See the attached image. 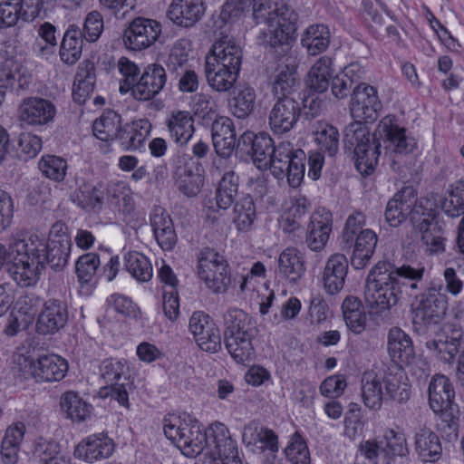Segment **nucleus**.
Returning a JSON list of instances; mask_svg holds the SVG:
<instances>
[{
    "label": "nucleus",
    "instance_id": "f257e3e1",
    "mask_svg": "<svg viewBox=\"0 0 464 464\" xmlns=\"http://www.w3.org/2000/svg\"><path fill=\"white\" fill-rule=\"evenodd\" d=\"M163 430L188 458L203 453L208 464H242L236 443L221 422H214L204 430L201 424L188 415H171L164 419Z\"/></svg>",
    "mask_w": 464,
    "mask_h": 464
},
{
    "label": "nucleus",
    "instance_id": "f03ea898",
    "mask_svg": "<svg viewBox=\"0 0 464 464\" xmlns=\"http://www.w3.org/2000/svg\"><path fill=\"white\" fill-rule=\"evenodd\" d=\"M424 267L403 265L394 267L389 262H378L368 275L364 299L371 313L382 314L404 295L418 297L423 288Z\"/></svg>",
    "mask_w": 464,
    "mask_h": 464
},
{
    "label": "nucleus",
    "instance_id": "7ed1b4c3",
    "mask_svg": "<svg viewBox=\"0 0 464 464\" xmlns=\"http://www.w3.org/2000/svg\"><path fill=\"white\" fill-rule=\"evenodd\" d=\"M252 16L261 30L264 43L274 55H289L296 39L298 14L288 5L275 0H252Z\"/></svg>",
    "mask_w": 464,
    "mask_h": 464
},
{
    "label": "nucleus",
    "instance_id": "20e7f679",
    "mask_svg": "<svg viewBox=\"0 0 464 464\" xmlns=\"http://www.w3.org/2000/svg\"><path fill=\"white\" fill-rule=\"evenodd\" d=\"M225 345L231 357L241 364L254 357L252 341L257 335L256 323L249 314L238 308H229L223 316Z\"/></svg>",
    "mask_w": 464,
    "mask_h": 464
},
{
    "label": "nucleus",
    "instance_id": "39448f33",
    "mask_svg": "<svg viewBox=\"0 0 464 464\" xmlns=\"http://www.w3.org/2000/svg\"><path fill=\"white\" fill-rule=\"evenodd\" d=\"M401 368L396 366L380 374L373 372L363 374L362 392L367 407L379 408L382 400L392 399L399 402L409 400L410 385L405 382Z\"/></svg>",
    "mask_w": 464,
    "mask_h": 464
},
{
    "label": "nucleus",
    "instance_id": "423d86ee",
    "mask_svg": "<svg viewBox=\"0 0 464 464\" xmlns=\"http://www.w3.org/2000/svg\"><path fill=\"white\" fill-rule=\"evenodd\" d=\"M10 276L20 287L34 286L40 280L44 266L34 251L29 248L27 237L14 238L9 245Z\"/></svg>",
    "mask_w": 464,
    "mask_h": 464
},
{
    "label": "nucleus",
    "instance_id": "0eeeda50",
    "mask_svg": "<svg viewBox=\"0 0 464 464\" xmlns=\"http://www.w3.org/2000/svg\"><path fill=\"white\" fill-rule=\"evenodd\" d=\"M15 362L24 378L32 377L38 382H60L68 372L67 361L54 353L43 354L35 360L18 354Z\"/></svg>",
    "mask_w": 464,
    "mask_h": 464
},
{
    "label": "nucleus",
    "instance_id": "6e6552de",
    "mask_svg": "<svg viewBox=\"0 0 464 464\" xmlns=\"http://www.w3.org/2000/svg\"><path fill=\"white\" fill-rule=\"evenodd\" d=\"M360 450L373 464H395L398 457H405L409 453L404 433L392 429H387L379 441H364Z\"/></svg>",
    "mask_w": 464,
    "mask_h": 464
},
{
    "label": "nucleus",
    "instance_id": "1a4fd4ad",
    "mask_svg": "<svg viewBox=\"0 0 464 464\" xmlns=\"http://www.w3.org/2000/svg\"><path fill=\"white\" fill-rule=\"evenodd\" d=\"M100 377L110 387L111 397L120 405L128 408L129 394L133 391L130 380V369L127 360L123 358L103 359L99 366Z\"/></svg>",
    "mask_w": 464,
    "mask_h": 464
},
{
    "label": "nucleus",
    "instance_id": "9d476101",
    "mask_svg": "<svg viewBox=\"0 0 464 464\" xmlns=\"http://www.w3.org/2000/svg\"><path fill=\"white\" fill-rule=\"evenodd\" d=\"M197 274L206 287L215 294L227 292L231 282L226 258L211 248H205L199 253Z\"/></svg>",
    "mask_w": 464,
    "mask_h": 464
},
{
    "label": "nucleus",
    "instance_id": "9b49d317",
    "mask_svg": "<svg viewBox=\"0 0 464 464\" xmlns=\"http://www.w3.org/2000/svg\"><path fill=\"white\" fill-rule=\"evenodd\" d=\"M29 240V248L39 256L44 268L48 264L55 271H62L68 264L71 254L72 242L68 235H62L60 238H52L45 241L36 234L26 236Z\"/></svg>",
    "mask_w": 464,
    "mask_h": 464
},
{
    "label": "nucleus",
    "instance_id": "f8f14e48",
    "mask_svg": "<svg viewBox=\"0 0 464 464\" xmlns=\"http://www.w3.org/2000/svg\"><path fill=\"white\" fill-rule=\"evenodd\" d=\"M304 158L301 149L292 152L288 147H276L269 169L276 179L286 177L289 186L297 188L304 178Z\"/></svg>",
    "mask_w": 464,
    "mask_h": 464
},
{
    "label": "nucleus",
    "instance_id": "ddd939ff",
    "mask_svg": "<svg viewBox=\"0 0 464 464\" xmlns=\"http://www.w3.org/2000/svg\"><path fill=\"white\" fill-rule=\"evenodd\" d=\"M160 33L161 24L156 20L137 17L124 30L123 43L128 49L140 51L152 45Z\"/></svg>",
    "mask_w": 464,
    "mask_h": 464
},
{
    "label": "nucleus",
    "instance_id": "4468645a",
    "mask_svg": "<svg viewBox=\"0 0 464 464\" xmlns=\"http://www.w3.org/2000/svg\"><path fill=\"white\" fill-rule=\"evenodd\" d=\"M439 290L430 288L420 295L414 310L413 324L430 325L438 324L446 314L448 297Z\"/></svg>",
    "mask_w": 464,
    "mask_h": 464
},
{
    "label": "nucleus",
    "instance_id": "2eb2a0df",
    "mask_svg": "<svg viewBox=\"0 0 464 464\" xmlns=\"http://www.w3.org/2000/svg\"><path fill=\"white\" fill-rule=\"evenodd\" d=\"M188 330L201 350L218 353L221 349L219 329L206 313L194 312L189 318Z\"/></svg>",
    "mask_w": 464,
    "mask_h": 464
},
{
    "label": "nucleus",
    "instance_id": "dca6fc26",
    "mask_svg": "<svg viewBox=\"0 0 464 464\" xmlns=\"http://www.w3.org/2000/svg\"><path fill=\"white\" fill-rule=\"evenodd\" d=\"M382 103L374 87L367 83H358L353 92L351 101V115L353 119L374 121Z\"/></svg>",
    "mask_w": 464,
    "mask_h": 464
},
{
    "label": "nucleus",
    "instance_id": "f3484780",
    "mask_svg": "<svg viewBox=\"0 0 464 464\" xmlns=\"http://www.w3.org/2000/svg\"><path fill=\"white\" fill-rule=\"evenodd\" d=\"M387 350L392 361L397 366H408L411 371L413 364H424L415 358L412 340L408 334L399 327H392L387 335Z\"/></svg>",
    "mask_w": 464,
    "mask_h": 464
},
{
    "label": "nucleus",
    "instance_id": "a211bd4d",
    "mask_svg": "<svg viewBox=\"0 0 464 464\" xmlns=\"http://www.w3.org/2000/svg\"><path fill=\"white\" fill-rule=\"evenodd\" d=\"M69 318L65 302L48 299L43 304L36 320V331L41 334H53L63 328Z\"/></svg>",
    "mask_w": 464,
    "mask_h": 464
},
{
    "label": "nucleus",
    "instance_id": "6ab92c4d",
    "mask_svg": "<svg viewBox=\"0 0 464 464\" xmlns=\"http://www.w3.org/2000/svg\"><path fill=\"white\" fill-rule=\"evenodd\" d=\"M115 450L112 439L101 432L83 439L75 447L74 456L88 463H93L110 458Z\"/></svg>",
    "mask_w": 464,
    "mask_h": 464
},
{
    "label": "nucleus",
    "instance_id": "aec40b11",
    "mask_svg": "<svg viewBox=\"0 0 464 464\" xmlns=\"http://www.w3.org/2000/svg\"><path fill=\"white\" fill-rule=\"evenodd\" d=\"M167 82L166 71L160 64L151 63L145 67L133 87V97L138 101H150L158 95Z\"/></svg>",
    "mask_w": 464,
    "mask_h": 464
},
{
    "label": "nucleus",
    "instance_id": "412c9836",
    "mask_svg": "<svg viewBox=\"0 0 464 464\" xmlns=\"http://www.w3.org/2000/svg\"><path fill=\"white\" fill-rule=\"evenodd\" d=\"M463 331L459 327L448 325L433 340L426 343L427 348L440 360L452 362L461 345Z\"/></svg>",
    "mask_w": 464,
    "mask_h": 464
},
{
    "label": "nucleus",
    "instance_id": "4be33fe9",
    "mask_svg": "<svg viewBox=\"0 0 464 464\" xmlns=\"http://www.w3.org/2000/svg\"><path fill=\"white\" fill-rule=\"evenodd\" d=\"M301 115L299 103L292 97H281L273 106L269 124L275 133L289 131Z\"/></svg>",
    "mask_w": 464,
    "mask_h": 464
},
{
    "label": "nucleus",
    "instance_id": "5701e85b",
    "mask_svg": "<svg viewBox=\"0 0 464 464\" xmlns=\"http://www.w3.org/2000/svg\"><path fill=\"white\" fill-rule=\"evenodd\" d=\"M18 113L23 122L29 125H45L53 121L56 108L46 99L31 97L23 100Z\"/></svg>",
    "mask_w": 464,
    "mask_h": 464
},
{
    "label": "nucleus",
    "instance_id": "b1692460",
    "mask_svg": "<svg viewBox=\"0 0 464 464\" xmlns=\"http://www.w3.org/2000/svg\"><path fill=\"white\" fill-rule=\"evenodd\" d=\"M279 59H284L285 64L278 65L276 70V75L272 84V92L277 99L281 97H291V94L298 86V80L295 70V55L291 48L289 55H275Z\"/></svg>",
    "mask_w": 464,
    "mask_h": 464
},
{
    "label": "nucleus",
    "instance_id": "393cba45",
    "mask_svg": "<svg viewBox=\"0 0 464 464\" xmlns=\"http://www.w3.org/2000/svg\"><path fill=\"white\" fill-rule=\"evenodd\" d=\"M174 177L179 191L188 197L197 195L203 184L202 169L190 158L179 160Z\"/></svg>",
    "mask_w": 464,
    "mask_h": 464
},
{
    "label": "nucleus",
    "instance_id": "a878e982",
    "mask_svg": "<svg viewBox=\"0 0 464 464\" xmlns=\"http://www.w3.org/2000/svg\"><path fill=\"white\" fill-rule=\"evenodd\" d=\"M242 49L236 40L228 35H221L211 48V63L228 69L240 71Z\"/></svg>",
    "mask_w": 464,
    "mask_h": 464
},
{
    "label": "nucleus",
    "instance_id": "bb28decb",
    "mask_svg": "<svg viewBox=\"0 0 464 464\" xmlns=\"http://www.w3.org/2000/svg\"><path fill=\"white\" fill-rule=\"evenodd\" d=\"M348 266V260L343 254L336 253L328 257L322 275V281L326 293L335 295L343 288Z\"/></svg>",
    "mask_w": 464,
    "mask_h": 464
},
{
    "label": "nucleus",
    "instance_id": "cd10ccee",
    "mask_svg": "<svg viewBox=\"0 0 464 464\" xmlns=\"http://www.w3.org/2000/svg\"><path fill=\"white\" fill-rule=\"evenodd\" d=\"M242 440L244 444L250 447L252 450H268L275 454L279 450L278 436L276 432L269 428L260 426L255 421L244 427Z\"/></svg>",
    "mask_w": 464,
    "mask_h": 464
},
{
    "label": "nucleus",
    "instance_id": "c85d7f7f",
    "mask_svg": "<svg viewBox=\"0 0 464 464\" xmlns=\"http://www.w3.org/2000/svg\"><path fill=\"white\" fill-rule=\"evenodd\" d=\"M16 81L19 88L24 89L30 82V75L27 74L21 58L8 57L0 67V105L5 101L7 92L14 87Z\"/></svg>",
    "mask_w": 464,
    "mask_h": 464
},
{
    "label": "nucleus",
    "instance_id": "c756f323",
    "mask_svg": "<svg viewBox=\"0 0 464 464\" xmlns=\"http://www.w3.org/2000/svg\"><path fill=\"white\" fill-rule=\"evenodd\" d=\"M204 12L201 0H174L168 9L167 16L179 26L190 27L202 17Z\"/></svg>",
    "mask_w": 464,
    "mask_h": 464
},
{
    "label": "nucleus",
    "instance_id": "7c9ffc66",
    "mask_svg": "<svg viewBox=\"0 0 464 464\" xmlns=\"http://www.w3.org/2000/svg\"><path fill=\"white\" fill-rule=\"evenodd\" d=\"M414 202V190L405 188L391 198L385 209V219L393 227H399L408 217L411 218V207Z\"/></svg>",
    "mask_w": 464,
    "mask_h": 464
},
{
    "label": "nucleus",
    "instance_id": "2f4dec72",
    "mask_svg": "<svg viewBox=\"0 0 464 464\" xmlns=\"http://www.w3.org/2000/svg\"><path fill=\"white\" fill-rule=\"evenodd\" d=\"M429 405L434 413L454 406L455 392L448 377L442 374L433 376L428 388Z\"/></svg>",
    "mask_w": 464,
    "mask_h": 464
},
{
    "label": "nucleus",
    "instance_id": "473e14b6",
    "mask_svg": "<svg viewBox=\"0 0 464 464\" xmlns=\"http://www.w3.org/2000/svg\"><path fill=\"white\" fill-rule=\"evenodd\" d=\"M331 231V213L325 210H317L313 213L306 238L309 248L313 251L322 250L328 241Z\"/></svg>",
    "mask_w": 464,
    "mask_h": 464
},
{
    "label": "nucleus",
    "instance_id": "72a5a7b5",
    "mask_svg": "<svg viewBox=\"0 0 464 464\" xmlns=\"http://www.w3.org/2000/svg\"><path fill=\"white\" fill-rule=\"evenodd\" d=\"M378 242V237L372 229H362L354 237L351 265L354 269L364 268L370 263V260L375 251Z\"/></svg>",
    "mask_w": 464,
    "mask_h": 464
},
{
    "label": "nucleus",
    "instance_id": "f704fd0d",
    "mask_svg": "<svg viewBox=\"0 0 464 464\" xmlns=\"http://www.w3.org/2000/svg\"><path fill=\"white\" fill-rule=\"evenodd\" d=\"M278 273L289 283L298 282L305 272L304 259L295 247H287L278 256Z\"/></svg>",
    "mask_w": 464,
    "mask_h": 464
},
{
    "label": "nucleus",
    "instance_id": "c9c22d12",
    "mask_svg": "<svg viewBox=\"0 0 464 464\" xmlns=\"http://www.w3.org/2000/svg\"><path fill=\"white\" fill-rule=\"evenodd\" d=\"M239 72L211 63V58L206 57L205 75L208 84L218 92L229 91L237 82Z\"/></svg>",
    "mask_w": 464,
    "mask_h": 464
},
{
    "label": "nucleus",
    "instance_id": "e433bc0d",
    "mask_svg": "<svg viewBox=\"0 0 464 464\" xmlns=\"http://www.w3.org/2000/svg\"><path fill=\"white\" fill-rule=\"evenodd\" d=\"M415 450L424 462H434L440 459L442 449L439 437L428 428H420L414 437Z\"/></svg>",
    "mask_w": 464,
    "mask_h": 464
},
{
    "label": "nucleus",
    "instance_id": "4c0bfd02",
    "mask_svg": "<svg viewBox=\"0 0 464 464\" xmlns=\"http://www.w3.org/2000/svg\"><path fill=\"white\" fill-rule=\"evenodd\" d=\"M108 200L111 208L123 217L130 215L134 210L131 189L124 181L111 182L109 185Z\"/></svg>",
    "mask_w": 464,
    "mask_h": 464
},
{
    "label": "nucleus",
    "instance_id": "58836bf2",
    "mask_svg": "<svg viewBox=\"0 0 464 464\" xmlns=\"http://www.w3.org/2000/svg\"><path fill=\"white\" fill-rule=\"evenodd\" d=\"M121 116L114 111H104L100 118L95 120L92 125L93 135L102 141L121 142Z\"/></svg>",
    "mask_w": 464,
    "mask_h": 464
},
{
    "label": "nucleus",
    "instance_id": "ea45409f",
    "mask_svg": "<svg viewBox=\"0 0 464 464\" xmlns=\"http://www.w3.org/2000/svg\"><path fill=\"white\" fill-rule=\"evenodd\" d=\"M333 60L329 56L320 57L312 66L306 80L307 86L314 92H324L333 78Z\"/></svg>",
    "mask_w": 464,
    "mask_h": 464
},
{
    "label": "nucleus",
    "instance_id": "a19ab883",
    "mask_svg": "<svg viewBox=\"0 0 464 464\" xmlns=\"http://www.w3.org/2000/svg\"><path fill=\"white\" fill-rule=\"evenodd\" d=\"M310 207L308 199L304 196L295 197L291 207H289L282 215L279 220V226L285 233H295L301 228L303 218L307 213Z\"/></svg>",
    "mask_w": 464,
    "mask_h": 464
},
{
    "label": "nucleus",
    "instance_id": "79ce46f5",
    "mask_svg": "<svg viewBox=\"0 0 464 464\" xmlns=\"http://www.w3.org/2000/svg\"><path fill=\"white\" fill-rule=\"evenodd\" d=\"M256 92L248 84H240L233 91L229 100V108L232 114L238 119H245L255 109Z\"/></svg>",
    "mask_w": 464,
    "mask_h": 464
},
{
    "label": "nucleus",
    "instance_id": "37998d69",
    "mask_svg": "<svg viewBox=\"0 0 464 464\" xmlns=\"http://www.w3.org/2000/svg\"><path fill=\"white\" fill-rule=\"evenodd\" d=\"M167 126L172 141L175 143L185 145L193 138V119L188 112L173 113L167 121Z\"/></svg>",
    "mask_w": 464,
    "mask_h": 464
},
{
    "label": "nucleus",
    "instance_id": "c03bdc74",
    "mask_svg": "<svg viewBox=\"0 0 464 464\" xmlns=\"http://www.w3.org/2000/svg\"><path fill=\"white\" fill-rule=\"evenodd\" d=\"M330 44V32L324 24H312L302 34L301 44L308 54L317 55L324 52Z\"/></svg>",
    "mask_w": 464,
    "mask_h": 464
},
{
    "label": "nucleus",
    "instance_id": "a18cd8bd",
    "mask_svg": "<svg viewBox=\"0 0 464 464\" xmlns=\"http://www.w3.org/2000/svg\"><path fill=\"white\" fill-rule=\"evenodd\" d=\"M82 34L81 29L72 24L65 31L60 48V56L63 63L74 64L82 55Z\"/></svg>",
    "mask_w": 464,
    "mask_h": 464
},
{
    "label": "nucleus",
    "instance_id": "49530a36",
    "mask_svg": "<svg viewBox=\"0 0 464 464\" xmlns=\"http://www.w3.org/2000/svg\"><path fill=\"white\" fill-rule=\"evenodd\" d=\"M439 204L438 195L431 194L430 196L416 199L411 207V221L412 223L420 227L424 225H433L434 219L438 214Z\"/></svg>",
    "mask_w": 464,
    "mask_h": 464
},
{
    "label": "nucleus",
    "instance_id": "de8ad7c7",
    "mask_svg": "<svg viewBox=\"0 0 464 464\" xmlns=\"http://www.w3.org/2000/svg\"><path fill=\"white\" fill-rule=\"evenodd\" d=\"M256 218V206L249 195L237 200L233 209V222L240 233H247L253 228Z\"/></svg>",
    "mask_w": 464,
    "mask_h": 464
},
{
    "label": "nucleus",
    "instance_id": "09e8293b",
    "mask_svg": "<svg viewBox=\"0 0 464 464\" xmlns=\"http://www.w3.org/2000/svg\"><path fill=\"white\" fill-rule=\"evenodd\" d=\"M126 270L140 282H148L153 275V268L149 258L137 251L128 252L124 256Z\"/></svg>",
    "mask_w": 464,
    "mask_h": 464
},
{
    "label": "nucleus",
    "instance_id": "8fccbe9b",
    "mask_svg": "<svg viewBox=\"0 0 464 464\" xmlns=\"http://www.w3.org/2000/svg\"><path fill=\"white\" fill-rule=\"evenodd\" d=\"M61 406L67 417L74 421H84L91 417L92 406L76 392H67L62 397Z\"/></svg>",
    "mask_w": 464,
    "mask_h": 464
},
{
    "label": "nucleus",
    "instance_id": "3c124183",
    "mask_svg": "<svg viewBox=\"0 0 464 464\" xmlns=\"http://www.w3.org/2000/svg\"><path fill=\"white\" fill-rule=\"evenodd\" d=\"M406 130L392 122V118L385 117L377 125L373 134L374 145H381V142H390L394 145H401L407 140Z\"/></svg>",
    "mask_w": 464,
    "mask_h": 464
},
{
    "label": "nucleus",
    "instance_id": "603ef678",
    "mask_svg": "<svg viewBox=\"0 0 464 464\" xmlns=\"http://www.w3.org/2000/svg\"><path fill=\"white\" fill-rule=\"evenodd\" d=\"M101 266L98 254L89 252L80 256L75 263V273L80 284H92L96 281Z\"/></svg>",
    "mask_w": 464,
    "mask_h": 464
},
{
    "label": "nucleus",
    "instance_id": "864d4df0",
    "mask_svg": "<svg viewBox=\"0 0 464 464\" xmlns=\"http://www.w3.org/2000/svg\"><path fill=\"white\" fill-rule=\"evenodd\" d=\"M368 424L361 408L353 404L346 411L343 419V435L350 440H355L363 435Z\"/></svg>",
    "mask_w": 464,
    "mask_h": 464
},
{
    "label": "nucleus",
    "instance_id": "5fc2aeb1",
    "mask_svg": "<svg viewBox=\"0 0 464 464\" xmlns=\"http://www.w3.org/2000/svg\"><path fill=\"white\" fill-rule=\"evenodd\" d=\"M238 192V176L233 171L225 173L219 181L216 193L217 205L227 209L234 202Z\"/></svg>",
    "mask_w": 464,
    "mask_h": 464
},
{
    "label": "nucleus",
    "instance_id": "6e6d98bb",
    "mask_svg": "<svg viewBox=\"0 0 464 464\" xmlns=\"http://www.w3.org/2000/svg\"><path fill=\"white\" fill-rule=\"evenodd\" d=\"M72 201L84 210L100 211L103 204V195L98 188L84 185L73 193Z\"/></svg>",
    "mask_w": 464,
    "mask_h": 464
},
{
    "label": "nucleus",
    "instance_id": "4d7b16f0",
    "mask_svg": "<svg viewBox=\"0 0 464 464\" xmlns=\"http://www.w3.org/2000/svg\"><path fill=\"white\" fill-rule=\"evenodd\" d=\"M19 19L27 20L24 0H0V28L12 27Z\"/></svg>",
    "mask_w": 464,
    "mask_h": 464
},
{
    "label": "nucleus",
    "instance_id": "13d9d810",
    "mask_svg": "<svg viewBox=\"0 0 464 464\" xmlns=\"http://www.w3.org/2000/svg\"><path fill=\"white\" fill-rule=\"evenodd\" d=\"M380 147H354L356 169L362 176L373 173L380 156Z\"/></svg>",
    "mask_w": 464,
    "mask_h": 464
},
{
    "label": "nucleus",
    "instance_id": "bf43d9fd",
    "mask_svg": "<svg viewBox=\"0 0 464 464\" xmlns=\"http://www.w3.org/2000/svg\"><path fill=\"white\" fill-rule=\"evenodd\" d=\"M437 420V429L448 440H455L459 431V410L455 406H450L445 410L440 411Z\"/></svg>",
    "mask_w": 464,
    "mask_h": 464
},
{
    "label": "nucleus",
    "instance_id": "052dcab7",
    "mask_svg": "<svg viewBox=\"0 0 464 464\" xmlns=\"http://www.w3.org/2000/svg\"><path fill=\"white\" fill-rule=\"evenodd\" d=\"M37 32L39 39L36 40L34 49L39 55L47 58L53 53V49L57 45L55 27L52 24L45 22L40 25Z\"/></svg>",
    "mask_w": 464,
    "mask_h": 464
},
{
    "label": "nucleus",
    "instance_id": "680f3d73",
    "mask_svg": "<svg viewBox=\"0 0 464 464\" xmlns=\"http://www.w3.org/2000/svg\"><path fill=\"white\" fill-rule=\"evenodd\" d=\"M151 124L148 120L134 121L129 129H124L121 134V144L142 145L150 136Z\"/></svg>",
    "mask_w": 464,
    "mask_h": 464
},
{
    "label": "nucleus",
    "instance_id": "e2e57ef3",
    "mask_svg": "<svg viewBox=\"0 0 464 464\" xmlns=\"http://www.w3.org/2000/svg\"><path fill=\"white\" fill-rule=\"evenodd\" d=\"M39 169L46 178L60 182L66 175L67 162L61 157L46 155L40 160Z\"/></svg>",
    "mask_w": 464,
    "mask_h": 464
},
{
    "label": "nucleus",
    "instance_id": "0e129e2a",
    "mask_svg": "<svg viewBox=\"0 0 464 464\" xmlns=\"http://www.w3.org/2000/svg\"><path fill=\"white\" fill-rule=\"evenodd\" d=\"M291 464H310V452L303 437L295 433L285 450Z\"/></svg>",
    "mask_w": 464,
    "mask_h": 464
},
{
    "label": "nucleus",
    "instance_id": "69168bd1",
    "mask_svg": "<svg viewBox=\"0 0 464 464\" xmlns=\"http://www.w3.org/2000/svg\"><path fill=\"white\" fill-rule=\"evenodd\" d=\"M419 229L421 233V242L426 246V251L430 254H439L444 251V238L437 224L432 226L426 225V227L424 224Z\"/></svg>",
    "mask_w": 464,
    "mask_h": 464
},
{
    "label": "nucleus",
    "instance_id": "338daca9",
    "mask_svg": "<svg viewBox=\"0 0 464 464\" xmlns=\"http://www.w3.org/2000/svg\"><path fill=\"white\" fill-rule=\"evenodd\" d=\"M354 120L355 121L346 126L344 130V145H369V129L362 122L363 120Z\"/></svg>",
    "mask_w": 464,
    "mask_h": 464
},
{
    "label": "nucleus",
    "instance_id": "774afa93",
    "mask_svg": "<svg viewBox=\"0 0 464 464\" xmlns=\"http://www.w3.org/2000/svg\"><path fill=\"white\" fill-rule=\"evenodd\" d=\"M118 67L120 72L124 77L120 84V92L126 93L131 91L133 94V87L136 85L137 77L139 75V67L130 60L126 57H121L118 62Z\"/></svg>",
    "mask_w": 464,
    "mask_h": 464
}]
</instances>
